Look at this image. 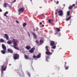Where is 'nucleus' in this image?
Returning <instances> with one entry per match:
<instances>
[{
	"label": "nucleus",
	"mask_w": 77,
	"mask_h": 77,
	"mask_svg": "<svg viewBox=\"0 0 77 77\" xmlns=\"http://www.w3.org/2000/svg\"><path fill=\"white\" fill-rule=\"evenodd\" d=\"M20 75V76H21V75Z\"/></svg>",
	"instance_id": "obj_50"
},
{
	"label": "nucleus",
	"mask_w": 77,
	"mask_h": 77,
	"mask_svg": "<svg viewBox=\"0 0 77 77\" xmlns=\"http://www.w3.org/2000/svg\"><path fill=\"white\" fill-rule=\"evenodd\" d=\"M52 48L53 49H55V48H56V46H55V45L54 46L53 45V46H52Z\"/></svg>",
	"instance_id": "obj_30"
},
{
	"label": "nucleus",
	"mask_w": 77,
	"mask_h": 77,
	"mask_svg": "<svg viewBox=\"0 0 77 77\" xmlns=\"http://www.w3.org/2000/svg\"><path fill=\"white\" fill-rule=\"evenodd\" d=\"M42 27H43V26H44V25H42Z\"/></svg>",
	"instance_id": "obj_44"
},
{
	"label": "nucleus",
	"mask_w": 77,
	"mask_h": 77,
	"mask_svg": "<svg viewBox=\"0 0 77 77\" xmlns=\"http://www.w3.org/2000/svg\"><path fill=\"white\" fill-rule=\"evenodd\" d=\"M28 32V35H29V37H30V35L29 32Z\"/></svg>",
	"instance_id": "obj_37"
},
{
	"label": "nucleus",
	"mask_w": 77,
	"mask_h": 77,
	"mask_svg": "<svg viewBox=\"0 0 77 77\" xmlns=\"http://www.w3.org/2000/svg\"><path fill=\"white\" fill-rule=\"evenodd\" d=\"M35 42L37 44H38L39 43V41H38V40H36Z\"/></svg>",
	"instance_id": "obj_29"
},
{
	"label": "nucleus",
	"mask_w": 77,
	"mask_h": 77,
	"mask_svg": "<svg viewBox=\"0 0 77 77\" xmlns=\"http://www.w3.org/2000/svg\"><path fill=\"white\" fill-rule=\"evenodd\" d=\"M16 0H14L13 2H16Z\"/></svg>",
	"instance_id": "obj_42"
},
{
	"label": "nucleus",
	"mask_w": 77,
	"mask_h": 77,
	"mask_svg": "<svg viewBox=\"0 0 77 77\" xmlns=\"http://www.w3.org/2000/svg\"><path fill=\"white\" fill-rule=\"evenodd\" d=\"M76 4H77V3H76Z\"/></svg>",
	"instance_id": "obj_48"
},
{
	"label": "nucleus",
	"mask_w": 77,
	"mask_h": 77,
	"mask_svg": "<svg viewBox=\"0 0 77 77\" xmlns=\"http://www.w3.org/2000/svg\"><path fill=\"white\" fill-rule=\"evenodd\" d=\"M1 52L3 54H5L6 53L5 51L4 50V49H3V50H1Z\"/></svg>",
	"instance_id": "obj_18"
},
{
	"label": "nucleus",
	"mask_w": 77,
	"mask_h": 77,
	"mask_svg": "<svg viewBox=\"0 0 77 77\" xmlns=\"http://www.w3.org/2000/svg\"><path fill=\"white\" fill-rule=\"evenodd\" d=\"M50 58L48 56L46 57V60L47 61H49V60H48Z\"/></svg>",
	"instance_id": "obj_21"
},
{
	"label": "nucleus",
	"mask_w": 77,
	"mask_h": 77,
	"mask_svg": "<svg viewBox=\"0 0 77 77\" xmlns=\"http://www.w3.org/2000/svg\"><path fill=\"white\" fill-rule=\"evenodd\" d=\"M0 41L1 42H4V40H3V39L2 38H1Z\"/></svg>",
	"instance_id": "obj_27"
},
{
	"label": "nucleus",
	"mask_w": 77,
	"mask_h": 77,
	"mask_svg": "<svg viewBox=\"0 0 77 77\" xmlns=\"http://www.w3.org/2000/svg\"><path fill=\"white\" fill-rule=\"evenodd\" d=\"M59 2L58 1H57V4H58Z\"/></svg>",
	"instance_id": "obj_40"
},
{
	"label": "nucleus",
	"mask_w": 77,
	"mask_h": 77,
	"mask_svg": "<svg viewBox=\"0 0 77 77\" xmlns=\"http://www.w3.org/2000/svg\"><path fill=\"white\" fill-rule=\"evenodd\" d=\"M40 43H41V44H42L44 42V40H42L41 39L40 40Z\"/></svg>",
	"instance_id": "obj_17"
},
{
	"label": "nucleus",
	"mask_w": 77,
	"mask_h": 77,
	"mask_svg": "<svg viewBox=\"0 0 77 77\" xmlns=\"http://www.w3.org/2000/svg\"><path fill=\"white\" fill-rule=\"evenodd\" d=\"M26 49H27L28 50H29V49H30V48H31V46H30L28 45L26 46Z\"/></svg>",
	"instance_id": "obj_14"
},
{
	"label": "nucleus",
	"mask_w": 77,
	"mask_h": 77,
	"mask_svg": "<svg viewBox=\"0 0 77 77\" xmlns=\"http://www.w3.org/2000/svg\"><path fill=\"white\" fill-rule=\"evenodd\" d=\"M8 52H10V53H13V51L11 49L8 48Z\"/></svg>",
	"instance_id": "obj_10"
},
{
	"label": "nucleus",
	"mask_w": 77,
	"mask_h": 77,
	"mask_svg": "<svg viewBox=\"0 0 77 77\" xmlns=\"http://www.w3.org/2000/svg\"><path fill=\"white\" fill-rule=\"evenodd\" d=\"M75 4H73L72 5H71L70 6H69V10H72L73 7L75 6Z\"/></svg>",
	"instance_id": "obj_12"
},
{
	"label": "nucleus",
	"mask_w": 77,
	"mask_h": 77,
	"mask_svg": "<svg viewBox=\"0 0 77 77\" xmlns=\"http://www.w3.org/2000/svg\"><path fill=\"white\" fill-rule=\"evenodd\" d=\"M0 12H2V9H1L0 8Z\"/></svg>",
	"instance_id": "obj_38"
},
{
	"label": "nucleus",
	"mask_w": 77,
	"mask_h": 77,
	"mask_svg": "<svg viewBox=\"0 0 77 77\" xmlns=\"http://www.w3.org/2000/svg\"><path fill=\"white\" fill-rule=\"evenodd\" d=\"M56 29H57V31L58 32L60 31V28H56Z\"/></svg>",
	"instance_id": "obj_25"
},
{
	"label": "nucleus",
	"mask_w": 77,
	"mask_h": 77,
	"mask_svg": "<svg viewBox=\"0 0 77 77\" xmlns=\"http://www.w3.org/2000/svg\"><path fill=\"white\" fill-rule=\"evenodd\" d=\"M26 25V23L25 22L23 23V26L24 27H25Z\"/></svg>",
	"instance_id": "obj_26"
},
{
	"label": "nucleus",
	"mask_w": 77,
	"mask_h": 77,
	"mask_svg": "<svg viewBox=\"0 0 77 77\" xmlns=\"http://www.w3.org/2000/svg\"><path fill=\"white\" fill-rule=\"evenodd\" d=\"M67 15H68V16H69L70 15V11H68Z\"/></svg>",
	"instance_id": "obj_31"
},
{
	"label": "nucleus",
	"mask_w": 77,
	"mask_h": 77,
	"mask_svg": "<svg viewBox=\"0 0 77 77\" xmlns=\"http://www.w3.org/2000/svg\"><path fill=\"white\" fill-rule=\"evenodd\" d=\"M6 17H8V16H7V15H6Z\"/></svg>",
	"instance_id": "obj_46"
},
{
	"label": "nucleus",
	"mask_w": 77,
	"mask_h": 77,
	"mask_svg": "<svg viewBox=\"0 0 77 77\" xmlns=\"http://www.w3.org/2000/svg\"><path fill=\"white\" fill-rule=\"evenodd\" d=\"M5 35L7 40H9V35H8L7 34H5Z\"/></svg>",
	"instance_id": "obj_13"
},
{
	"label": "nucleus",
	"mask_w": 77,
	"mask_h": 77,
	"mask_svg": "<svg viewBox=\"0 0 77 77\" xmlns=\"http://www.w3.org/2000/svg\"><path fill=\"white\" fill-rule=\"evenodd\" d=\"M51 19H49L48 20V22L49 23H50L51 22Z\"/></svg>",
	"instance_id": "obj_34"
},
{
	"label": "nucleus",
	"mask_w": 77,
	"mask_h": 77,
	"mask_svg": "<svg viewBox=\"0 0 77 77\" xmlns=\"http://www.w3.org/2000/svg\"><path fill=\"white\" fill-rule=\"evenodd\" d=\"M4 66V64H3L2 66H1V68H2V72L3 71H5L6 69L7 66H5L3 68V66Z\"/></svg>",
	"instance_id": "obj_7"
},
{
	"label": "nucleus",
	"mask_w": 77,
	"mask_h": 77,
	"mask_svg": "<svg viewBox=\"0 0 77 77\" xmlns=\"http://www.w3.org/2000/svg\"><path fill=\"white\" fill-rule=\"evenodd\" d=\"M25 10L24 7H21L18 10V11L19 12V14L20 15L21 13H22Z\"/></svg>",
	"instance_id": "obj_2"
},
{
	"label": "nucleus",
	"mask_w": 77,
	"mask_h": 77,
	"mask_svg": "<svg viewBox=\"0 0 77 77\" xmlns=\"http://www.w3.org/2000/svg\"><path fill=\"white\" fill-rule=\"evenodd\" d=\"M69 68V66H66V67H65V69L66 70H67V69H68Z\"/></svg>",
	"instance_id": "obj_32"
},
{
	"label": "nucleus",
	"mask_w": 77,
	"mask_h": 77,
	"mask_svg": "<svg viewBox=\"0 0 77 77\" xmlns=\"http://www.w3.org/2000/svg\"><path fill=\"white\" fill-rule=\"evenodd\" d=\"M12 43V41H11V40H9V41H8V42H7V43H8V44H11Z\"/></svg>",
	"instance_id": "obj_16"
},
{
	"label": "nucleus",
	"mask_w": 77,
	"mask_h": 77,
	"mask_svg": "<svg viewBox=\"0 0 77 77\" xmlns=\"http://www.w3.org/2000/svg\"><path fill=\"white\" fill-rule=\"evenodd\" d=\"M32 34L34 38L35 39L37 38V36L36 35V34L35 33L32 32Z\"/></svg>",
	"instance_id": "obj_15"
},
{
	"label": "nucleus",
	"mask_w": 77,
	"mask_h": 77,
	"mask_svg": "<svg viewBox=\"0 0 77 77\" xmlns=\"http://www.w3.org/2000/svg\"><path fill=\"white\" fill-rule=\"evenodd\" d=\"M13 58L14 60H17V59H18L20 57L19 54H13Z\"/></svg>",
	"instance_id": "obj_4"
},
{
	"label": "nucleus",
	"mask_w": 77,
	"mask_h": 77,
	"mask_svg": "<svg viewBox=\"0 0 77 77\" xmlns=\"http://www.w3.org/2000/svg\"><path fill=\"white\" fill-rule=\"evenodd\" d=\"M22 75H23V76H24V72H23Z\"/></svg>",
	"instance_id": "obj_35"
},
{
	"label": "nucleus",
	"mask_w": 77,
	"mask_h": 77,
	"mask_svg": "<svg viewBox=\"0 0 77 77\" xmlns=\"http://www.w3.org/2000/svg\"><path fill=\"white\" fill-rule=\"evenodd\" d=\"M7 5H8V3H5L4 4V7H6Z\"/></svg>",
	"instance_id": "obj_24"
},
{
	"label": "nucleus",
	"mask_w": 77,
	"mask_h": 77,
	"mask_svg": "<svg viewBox=\"0 0 77 77\" xmlns=\"http://www.w3.org/2000/svg\"><path fill=\"white\" fill-rule=\"evenodd\" d=\"M66 61H65V66H64V67H65V66H66Z\"/></svg>",
	"instance_id": "obj_33"
},
{
	"label": "nucleus",
	"mask_w": 77,
	"mask_h": 77,
	"mask_svg": "<svg viewBox=\"0 0 77 77\" xmlns=\"http://www.w3.org/2000/svg\"><path fill=\"white\" fill-rule=\"evenodd\" d=\"M2 48L4 49V51L6 52V46H5V45L4 44H2Z\"/></svg>",
	"instance_id": "obj_8"
},
{
	"label": "nucleus",
	"mask_w": 77,
	"mask_h": 77,
	"mask_svg": "<svg viewBox=\"0 0 77 77\" xmlns=\"http://www.w3.org/2000/svg\"><path fill=\"white\" fill-rule=\"evenodd\" d=\"M45 48L46 50V51L45 52V54H46L47 55H52V52H50L48 49V46H46Z\"/></svg>",
	"instance_id": "obj_3"
},
{
	"label": "nucleus",
	"mask_w": 77,
	"mask_h": 77,
	"mask_svg": "<svg viewBox=\"0 0 77 77\" xmlns=\"http://www.w3.org/2000/svg\"><path fill=\"white\" fill-rule=\"evenodd\" d=\"M52 0H51V1H52Z\"/></svg>",
	"instance_id": "obj_49"
},
{
	"label": "nucleus",
	"mask_w": 77,
	"mask_h": 77,
	"mask_svg": "<svg viewBox=\"0 0 77 77\" xmlns=\"http://www.w3.org/2000/svg\"><path fill=\"white\" fill-rule=\"evenodd\" d=\"M42 16H44V14H41V16L42 17Z\"/></svg>",
	"instance_id": "obj_39"
},
{
	"label": "nucleus",
	"mask_w": 77,
	"mask_h": 77,
	"mask_svg": "<svg viewBox=\"0 0 77 77\" xmlns=\"http://www.w3.org/2000/svg\"><path fill=\"white\" fill-rule=\"evenodd\" d=\"M41 54L40 53L38 54L37 56H36L35 55H33V58H39L41 57Z\"/></svg>",
	"instance_id": "obj_6"
},
{
	"label": "nucleus",
	"mask_w": 77,
	"mask_h": 77,
	"mask_svg": "<svg viewBox=\"0 0 77 77\" xmlns=\"http://www.w3.org/2000/svg\"><path fill=\"white\" fill-rule=\"evenodd\" d=\"M58 13L59 14V16H62L63 15V11L62 10H60L59 11H58Z\"/></svg>",
	"instance_id": "obj_5"
},
{
	"label": "nucleus",
	"mask_w": 77,
	"mask_h": 77,
	"mask_svg": "<svg viewBox=\"0 0 77 77\" xmlns=\"http://www.w3.org/2000/svg\"><path fill=\"white\" fill-rule=\"evenodd\" d=\"M16 22L17 23H19V22L18 20H16Z\"/></svg>",
	"instance_id": "obj_36"
},
{
	"label": "nucleus",
	"mask_w": 77,
	"mask_h": 77,
	"mask_svg": "<svg viewBox=\"0 0 77 77\" xmlns=\"http://www.w3.org/2000/svg\"><path fill=\"white\" fill-rule=\"evenodd\" d=\"M55 44V42L54 41H51V43H50V45L51 46H53Z\"/></svg>",
	"instance_id": "obj_11"
},
{
	"label": "nucleus",
	"mask_w": 77,
	"mask_h": 77,
	"mask_svg": "<svg viewBox=\"0 0 77 77\" xmlns=\"http://www.w3.org/2000/svg\"><path fill=\"white\" fill-rule=\"evenodd\" d=\"M33 30L34 31H35V29H33Z\"/></svg>",
	"instance_id": "obj_47"
},
{
	"label": "nucleus",
	"mask_w": 77,
	"mask_h": 77,
	"mask_svg": "<svg viewBox=\"0 0 77 77\" xmlns=\"http://www.w3.org/2000/svg\"><path fill=\"white\" fill-rule=\"evenodd\" d=\"M10 65H11V64H9V65L10 66Z\"/></svg>",
	"instance_id": "obj_45"
},
{
	"label": "nucleus",
	"mask_w": 77,
	"mask_h": 77,
	"mask_svg": "<svg viewBox=\"0 0 77 77\" xmlns=\"http://www.w3.org/2000/svg\"><path fill=\"white\" fill-rule=\"evenodd\" d=\"M40 25H42V22H40Z\"/></svg>",
	"instance_id": "obj_43"
},
{
	"label": "nucleus",
	"mask_w": 77,
	"mask_h": 77,
	"mask_svg": "<svg viewBox=\"0 0 77 77\" xmlns=\"http://www.w3.org/2000/svg\"><path fill=\"white\" fill-rule=\"evenodd\" d=\"M8 11H6V12L5 13V14H4V16H6V14H8Z\"/></svg>",
	"instance_id": "obj_23"
},
{
	"label": "nucleus",
	"mask_w": 77,
	"mask_h": 77,
	"mask_svg": "<svg viewBox=\"0 0 77 77\" xmlns=\"http://www.w3.org/2000/svg\"><path fill=\"white\" fill-rule=\"evenodd\" d=\"M34 49H35V48H31V49L29 50V51L30 53H33V52H34Z\"/></svg>",
	"instance_id": "obj_9"
},
{
	"label": "nucleus",
	"mask_w": 77,
	"mask_h": 77,
	"mask_svg": "<svg viewBox=\"0 0 77 77\" xmlns=\"http://www.w3.org/2000/svg\"><path fill=\"white\" fill-rule=\"evenodd\" d=\"M27 73L28 76H29V77H31L30 73H29V72L28 71H27Z\"/></svg>",
	"instance_id": "obj_20"
},
{
	"label": "nucleus",
	"mask_w": 77,
	"mask_h": 77,
	"mask_svg": "<svg viewBox=\"0 0 77 77\" xmlns=\"http://www.w3.org/2000/svg\"><path fill=\"white\" fill-rule=\"evenodd\" d=\"M25 58L26 59H28L29 58V57H28V56L26 54L25 55Z\"/></svg>",
	"instance_id": "obj_22"
},
{
	"label": "nucleus",
	"mask_w": 77,
	"mask_h": 77,
	"mask_svg": "<svg viewBox=\"0 0 77 77\" xmlns=\"http://www.w3.org/2000/svg\"><path fill=\"white\" fill-rule=\"evenodd\" d=\"M71 18V16H70L69 17H68V18H67V19H66V20L67 21L68 20H70Z\"/></svg>",
	"instance_id": "obj_19"
},
{
	"label": "nucleus",
	"mask_w": 77,
	"mask_h": 77,
	"mask_svg": "<svg viewBox=\"0 0 77 77\" xmlns=\"http://www.w3.org/2000/svg\"><path fill=\"white\" fill-rule=\"evenodd\" d=\"M51 51H52V52H54V50H51Z\"/></svg>",
	"instance_id": "obj_41"
},
{
	"label": "nucleus",
	"mask_w": 77,
	"mask_h": 77,
	"mask_svg": "<svg viewBox=\"0 0 77 77\" xmlns=\"http://www.w3.org/2000/svg\"><path fill=\"white\" fill-rule=\"evenodd\" d=\"M55 11H55V14H57V11H58V9H56V10Z\"/></svg>",
	"instance_id": "obj_28"
},
{
	"label": "nucleus",
	"mask_w": 77,
	"mask_h": 77,
	"mask_svg": "<svg viewBox=\"0 0 77 77\" xmlns=\"http://www.w3.org/2000/svg\"><path fill=\"white\" fill-rule=\"evenodd\" d=\"M12 42L13 43L14 45L12 46L13 47H14V48L16 49H19L18 48H17L16 46H18V45L17 43V42H19L16 39H13L12 40Z\"/></svg>",
	"instance_id": "obj_1"
}]
</instances>
